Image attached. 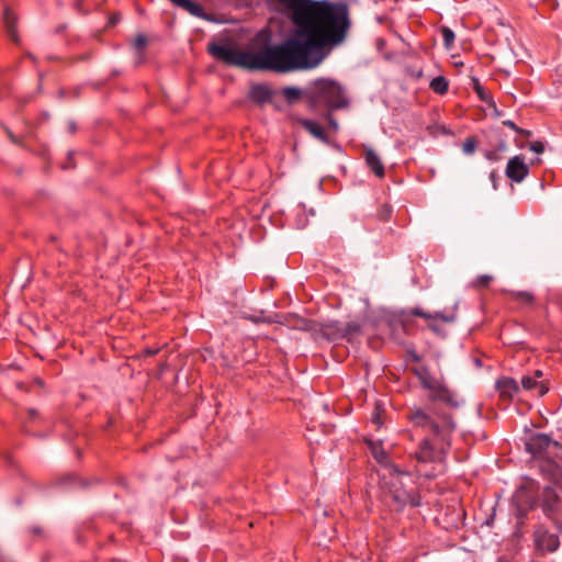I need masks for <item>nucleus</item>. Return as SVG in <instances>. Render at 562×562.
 Masks as SVG:
<instances>
[{
	"instance_id": "nucleus-1",
	"label": "nucleus",
	"mask_w": 562,
	"mask_h": 562,
	"mask_svg": "<svg viewBox=\"0 0 562 562\" xmlns=\"http://www.w3.org/2000/svg\"><path fill=\"white\" fill-rule=\"evenodd\" d=\"M290 14L294 31L280 45L244 52L210 43L207 53L216 60L249 70L289 72L317 67L341 44L350 29L349 8L329 0H276Z\"/></svg>"
},
{
	"instance_id": "nucleus-2",
	"label": "nucleus",
	"mask_w": 562,
	"mask_h": 562,
	"mask_svg": "<svg viewBox=\"0 0 562 562\" xmlns=\"http://www.w3.org/2000/svg\"><path fill=\"white\" fill-rule=\"evenodd\" d=\"M407 420L415 428L424 431L412 457L418 463H441L447 458L457 423L450 413L441 409H426L414 406L406 414Z\"/></svg>"
},
{
	"instance_id": "nucleus-3",
	"label": "nucleus",
	"mask_w": 562,
	"mask_h": 562,
	"mask_svg": "<svg viewBox=\"0 0 562 562\" xmlns=\"http://www.w3.org/2000/svg\"><path fill=\"white\" fill-rule=\"evenodd\" d=\"M305 102L313 111H333L348 105L344 88L339 82L329 78H317L305 87Z\"/></svg>"
},
{
	"instance_id": "nucleus-4",
	"label": "nucleus",
	"mask_w": 562,
	"mask_h": 562,
	"mask_svg": "<svg viewBox=\"0 0 562 562\" xmlns=\"http://www.w3.org/2000/svg\"><path fill=\"white\" fill-rule=\"evenodd\" d=\"M542 470L552 485L543 487L539 494V505L544 516L558 526L562 524V467L547 462Z\"/></svg>"
},
{
	"instance_id": "nucleus-5",
	"label": "nucleus",
	"mask_w": 562,
	"mask_h": 562,
	"mask_svg": "<svg viewBox=\"0 0 562 562\" xmlns=\"http://www.w3.org/2000/svg\"><path fill=\"white\" fill-rule=\"evenodd\" d=\"M414 374L419 380L423 389L429 391L428 398L430 402H442L450 408H458L460 402L453 391H451L445 383L436 379L428 367L419 366L413 369Z\"/></svg>"
},
{
	"instance_id": "nucleus-6",
	"label": "nucleus",
	"mask_w": 562,
	"mask_h": 562,
	"mask_svg": "<svg viewBox=\"0 0 562 562\" xmlns=\"http://www.w3.org/2000/svg\"><path fill=\"white\" fill-rule=\"evenodd\" d=\"M386 485L387 490L384 492L383 498L392 510L402 512L407 505L412 507L420 505L419 493L416 490H405L398 477L390 479Z\"/></svg>"
},
{
	"instance_id": "nucleus-7",
	"label": "nucleus",
	"mask_w": 562,
	"mask_h": 562,
	"mask_svg": "<svg viewBox=\"0 0 562 562\" xmlns=\"http://www.w3.org/2000/svg\"><path fill=\"white\" fill-rule=\"evenodd\" d=\"M276 95L277 91L268 83H252L249 88L247 98L259 108H263L266 104H271L276 110H281V106H279L274 101Z\"/></svg>"
},
{
	"instance_id": "nucleus-8",
	"label": "nucleus",
	"mask_w": 562,
	"mask_h": 562,
	"mask_svg": "<svg viewBox=\"0 0 562 562\" xmlns=\"http://www.w3.org/2000/svg\"><path fill=\"white\" fill-rule=\"evenodd\" d=\"M408 315L423 317L427 321V326L438 336H443V329L440 323H452L456 319V314H446L442 312L427 313L419 307H414L408 312Z\"/></svg>"
},
{
	"instance_id": "nucleus-9",
	"label": "nucleus",
	"mask_w": 562,
	"mask_h": 562,
	"mask_svg": "<svg viewBox=\"0 0 562 562\" xmlns=\"http://www.w3.org/2000/svg\"><path fill=\"white\" fill-rule=\"evenodd\" d=\"M550 446L560 447V443L553 440L549 435L533 432L526 439V451L535 458L542 457Z\"/></svg>"
},
{
	"instance_id": "nucleus-10",
	"label": "nucleus",
	"mask_w": 562,
	"mask_h": 562,
	"mask_svg": "<svg viewBox=\"0 0 562 562\" xmlns=\"http://www.w3.org/2000/svg\"><path fill=\"white\" fill-rule=\"evenodd\" d=\"M533 543L537 550L554 552L560 547V539L557 533H552L544 526H537L533 530Z\"/></svg>"
},
{
	"instance_id": "nucleus-11",
	"label": "nucleus",
	"mask_w": 562,
	"mask_h": 562,
	"mask_svg": "<svg viewBox=\"0 0 562 562\" xmlns=\"http://www.w3.org/2000/svg\"><path fill=\"white\" fill-rule=\"evenodd\" d=\"M506 177L514 182H521L529 175V167L525 162L522 155H517L510 158L507 162Z\"/></svg>"
},
{
	"instance_id": "nucleus-12",
	"label": "nucleus",
	"mask_w": 562,
	"mask_h": 562,
	"mask_svg": "<svg viewBox=\"0 0 562 562\" xmlns=\"http://www.w3.org/2000/svg\"><path fill=\"white\" fill-rule=\"evenodd\" d=\"M495 389L498 392L499 400L505 404L510 403L520 391L517 381L510 376L498 378L495 382Z\"/></svg>"
},
{
	"instance_id": "nucleus-13",
	"label": "nucleus",
	"mask_w": 562,
	"mask_h": 562,
	"mask_svg": "<svg viewBox=\"0 0 562 562\" xmlns=\"http://www.w3.org/2000/svg\"><path fill=\"white\" fill-rule=\"evenodd\" d=\"M316 334L328 341L344 339L341 323L339 321H329L318 325Z\"/></svg>"
},
{
	"instance_id": "nucleus-14",
	"label": "nucleus",
	"mask_w": 562,
	"mask_h": 562,
	"mask_svg": "<svg viewBox=\"0 0 562 562\" xmlns=\"http://www.w3.org/2000/svg\"><path fill=\"white\" fill-rule=\"evenodd\" d=\"M521 387L525 391L533 392L537 396H544L550 389L549 380H536L531 375H524L521 378Z\"/></svg>"
},
{
	"instance_id": "nucleus-15",
	"label": "nucleus",
	"mask_w": 562,
	"mask_h": 562,
	"mask_svg": "<svg viewBox=\"0 0 562 562\" xmlns=\"http://www.w3.org/2000/svg\"><path fill=\"white\" fill-rule=\"evenodd\" d=\"M364 443L367 445L371 456L373 459L380 464H389V454L383 447L382 440H373L370 438H364Z\"/></svg>"
},
{
	"instance_id": "nucleus-16",
	"label": "nucleus",
	"mask_w": 562,
	"mask_h": 562,
	"mask_svg": "<svg viewBox=\"0 0 562 562\" xmlns=\"http://www.w3.org/2000/svg\"><path fill=\"white\" fill-rule=\"evenodd\" d=\"M364 161L367 167L378 177L383 178L385 176V168L379 155L372 149L367 148L364 150Z\"/></svg>"
},
{
	"instance_id": "nucleus-17",
	"label": "nucleus",
	"mask_w": 562,
	"mask_h": 562,
	"mask_svg": "<svg viewBox=\"0 0 562 562\" xmlns=\"http://www.w3.org/2000/svg\"><path fill=\"white\" fill-rule=\"evenodd\" d=\"M297 123L315 138L324 143L328 142L327 133L317 122L310 119H297Z\"/></svg>"
},
{
	"instance_id": "nucleus-18",
	"label": "nucleus",
	"mask_w": 562,
	"mask_h": 562,
	"mask_svg": "<svg viewBox=\"0 0 562 562\" xmlns=\"http://www.w3.org/2000/svg\"><path fill=\"white\" fill-rule=\"evenodd\" d=\"M280 93L284 98L288 105H293L301 99L305 100V88L301 89L297 87H284Z\"/></svg>"
},
{
	"instance_id": "nucleus-19",
	"label": "nucleus",
	"mask_w": 562,
	"mask_h": 562,
	"mask_svg": "<svg viewBox=\"0 0 562 562\" xmlns=\"http://www.w3.org/2000/svg\"><path fill=\"white\" fill-rule=\"evenodd\" d=\"M472 88L474 92L476 93L477 98L484 102L487 106L496 108V103L493 99V95L488 90H486L481 83L477 78L472 79Z\"/></svg>"
},
{
	"instance_id": "nucleus-20",
	"label": "nucleus",
	"mask_w": 562,
	"mask_h": 562,
	"mask_svg": "<svg viewBox=\"0 0 562 562\" xmlns=\"http://www.w3.org/2000/svg\"><path fill=\"white\" fill-rule=\"evenodd\" d=\"M3 23L11 40L18 42L16 18L14 13L9 9H5L3 12Z\"/></svg>"
},
{
	"instance_id": "nucleus-21",
	"label": "nucleus",
	"mask_w": 562,
	"mask_h": 562,
	"mask_svg": "<svg viewBox=\"0 0 562 562\" xmlns=\"http://www.w3.org/2000/svg\"><path fill=\"white\" fill-rule=\"evenodd\" d=\"M510 301L520 304L521 306H530L533 304L535 296L528 291H507Z\"/></svg>"
},
{
	"instance_id": "nucleus-22",
	"label": "nucleus",
	"mask_w": 562,
	"mask_h": 562,
	"mask_svg": "<svg viewBox=\"0 0 562 562\" xmlns=\"http://www.w3.org/2000/svg\"><path fill=\"white\" fill-rule=\"evenodd\" d=\"M179 8L186 10L193 16L206 19L204 8L199 2L192 0H182V2L179 4Z\"/></svg>"
},
{
	"instance_id": "nucleus-23",
	"label": "nucleus",
	"mask_w": 562,
	"mask_h": 562,
	"mask_svg": "<svg viewBox=\"0 0 562 562\" xmlns=\"http://www.w3.org/2000/svg\"><path fill=\"white\" fill-rule=\"evenodd\" d=\"M341 330L344 335V339L348 341H352L356 337L361 334L362 327L358 322H349L346 325L341 324Z\"/></svg>"
},
{
	"instance_id": "nucleus-24",
	"label": "nucleus",
	"mask_w": 562,
	"mask_h": 562,
	"mask_svg": "<svg viewBox=\"0 0 562 562\" xmlns=\"http://www.w3.org/2000/svg\"><path fill=\"white\" fill-rule=\"evenodd\" d=\"M431 91L439 95H445L449 90V80L443 76H438L431 79L429 83Z\"/></svg>"
},
{
	"instance_id": "nucleus-25",
	"label": "nucleus",
	"mask_w": 562,
	"mask_h": 562,
	"mask_svg": "<svg viewBox=\"0 0 562 562\" xmlns=\"http://www.w3.org/2000/svg\"><path fill=\"white\" fill-rule=\"evenodd\" d=\"M384 413V407L381 403L376 402L371 414V423L376 426V429H380L383 425L382 414Z\"/></svg>"
},
{
	"instance_id": "nucleus-26",
	"label": "nucleus",
	"mask_w": 562,
	"mask_h": 562,
	"mask_svg": "<svg viewBox=\"0 0 562 562\" xmlns=\"http://www.w3.org/2000/svg\"><path fill=\"white\" fill-rule=\"evenodd\" d=\"M392 213H393L392 206L387 203H384L378 207L375 216L378 220H380L382 222H387L391 220Z\"/></svg>"
},
{
	"instance_id": "nucleus-27",
	"label": "nucleus",
	"mask_w": 562,
	"mask_h": 562,
	"mask_svg": "<svg viewBox=\"0 0 562 562\" xmlns=\"http://www.w3.org/2000/svg\"><path fill=\"white\" fill-rule=\"evenodd\" d=\"M440 33L442 36L445 47L450 49L456 40V35H454L453 31L448 26H442L440 30Z\"/></svg>"
},
{
	"instance_id": "nucleus-28",
	"label": "nucleus",
	"mask_w": 562,
	"mask_h": 562,
	"mask_svg": "<svg viewBox=\"0 0 562 562\" xmlns=\"http://www.w3.org/2000/svg\"><path fill=\"white\" fill-rule=\"evenodd\" d=\"M385 469L389 470L391 479L398 477L401 480V475L408 474L406 471L401 470V468L393 463L389 458V464H382Z\"/></svg>"
},
{
	"instance_id": "nucleus-29",
	"label": "nucleus",
	"mask_w": 562,
	"mask_h": 562,
	"mask_svg": "<svg viewBox=\"0 0 562 562\" xmlns=\"http://www.w3.org/2000/svg\"><path fill=\"white\" fill-rule=\"evenodd\" d=\"M477 146V140L474 136H469L462 144V150L467 155H472Z\"/></svg>"
},
{
	"instance_id": "nucleus-30",
	"label": "nucleus",
	"mask_w": 562,
	"mask_h": 562,
	"mask_svg": "<svg viewBox=\"0 0 562 562\" xmlns=\"http://www.w3.org/2000/svg\"><path fill=\"white\" fill-rule=\"evenodd\" d=\"M493 280V277L488 274L479 276L474 281L473 285L476 288H487Z\"/></svg>"
},
{
	"instance_id": "nucleus-31",
	"label": "nucleus",
	"mask_w": 562,
	"mask_h": 562,
	"mask_svg": "<svg viewBox=\"0 0 562 562\" xmlns=\"http://www.w3.org/2000/svg\"><path fill=\"white\" fill-rule=\"evenodd\" d=\"M147 46V37L144 34H138L134 42V47L137 50H143Z\"/></svg>"
},
{
	"instance_id": "nucleus-32",
	"label": "nucleus",
	"mask_w": 562,
	"mask_h": 562,
	"mask_svg": "<svg viewBox=\"0 0 562 562\" xmlns=\"http://www.w3.org/2000/svg\"><path fill=\"white\" fill-rule=\"evenodd\" d=\"M529 149L536 154H542L544 151V144L540 140L531 142L529 144Z\"/></svg>"
},
{
	"instance_id": "nucleus-33",
	"label": "nucleus",
	"mask_w": 562,
	"mask_h": 562,
	"mask_svg": "<svg viewBox=\"0 0 562 562\" xmlns=\"http://www.w3.org/2000/svg\"><path fill=\"white\" fill-rule=\"evenodd\" d=\"M160 348L159 347H146L143 349V355L145 357H153V356H156L158 352H159Z\"/></svg>"
},
{
	"instance_id": "nucleus-34",
	"label": "nucleus",
	"mask_w": 562,
	"mask_h": 562,
	"mask_svg": "<svg viewBox=\"0 0 562 562\" xmlns=\"http://www.w3.org/2000/svg\"><path fill=\"white\" fill-rule=\"evenodd\" d=\"M503 125L509 127L510 130L515 131L516 133L521 132V127H519L515 122L510 120L503 121Z\"/></svg>"
},
{
	"instance_id": "nucleus-35",
	"label": "nucleus",
	"mask_w": 562,
	"mask_h": 562,
	"mask_svg": "<svg viewBox=\"0 0 562 562\" xmlns=\"http://www.w3.org/2000/svg\"><path fill=\"white\" fill-rule=\"evenodd\" d=\"M485 157L490 161H497V160H499V155H498L497 150L486 151Z\"/></svg>"
},
{
	"instance_id": "nucleus-36",
	"label": "nucleus",
	"mask_w": 562,
	"mask_h": 562,
	"mask_svg": "<svg viewBox=\"0 0 562 562\" xmlns=\"http://www.w3.org/2000/svg\"><path fill=\"white\" fill-rule=\"evenodd\" d=\"M326 119L328 120V123H329L330 127H331L333 130H335V131H336V130L338 128V123H337V121L333 117V115H331L330 111H328V112H327V114H326Z\"/></svg>"
},
{
	"instance_id": "nucleus-37",
	"label": "nucleus",
	"mask_w": 562,
	"mask_h": 562,
	"mask_svg": "<svg viewBox=\"0 0 562 562\" xmlns=\"http://www.w3.org/2000/svg\"><path fill=\"white\" fill-rule=\"evenodd\" d=\"M533 379L536 380H546L543 376H544V373L543 371L541 370H535L531 374H530Z\"/></svg>"
},
{
	"instance_id": "nucleus-38",
	"label": "nucleus",
	"mask_w": 562,
	"mask_h": 562,
	"mask_svg": "<svg viewBox=\"0 0 562 562\" xmlns=\"http://www.w3.org/2000/svg\"><path fill=\"white\" fill-rule=\"evenodd\" d=\"M27 414H29L30 419H34V418H36V417H37V415H38L37 411H36V409H34V408H29V409H27Z\"/></svg>"
},
{
	"instance_id": "nucleus-39",
	"label": "nucleus",
	"mask_w": 562,
	"mask_h": 562,
	"mask_svg": "<svg viewBox=\"0 0 562 562\" xmlns=\"http://www.w3.org/2000/svg\"><path fill=\"white\" fill-rule=\"evenodd\" d=\"M518 134L525 137H530L532 135L531 131L525 128H521V132H519Z\"/></svg>"
},
{
	"instance_id": "nucleus-40",
	"label": "nucleus",
	"mask_w": 562,
	"mask_h": 562,
	"mask_svg": "<svg viewBox=\"0 0 562 562\" xmlns=\"http://www.w3.org/2000/svg\"><path fill=\"white\" fill-rule=\"evenodd\" d=\"M490 178H491V180H492V181H493V183H494V188L496 189V173H495V171H492V172L490 173Z\"/></svg>"
},
{
	"instance_id": "nucleus-41",
	"label": "nucleus",
	"mask_w": 562,
	"mask_h": 562,
	"mask_svg": "<svg viewBox=\"0 0 562 562\" xmlns=\"http://www.w3.org/2000/svg\"><path fill=\"white\" fill-rule=\"evenodd\" d=\"M496 562H510V560L507 557L502 555L497 558Z\"/></svg>"
},
{
	"instance_id": "nucleus-42",
	"label": "nucleus",
	"mask_w": 562,
	"mask_h": 562,
	"mask_svg": "<svg viewBox=\"0 0 562 562\" xmlns=\"http://www.w3.org/2000/svg\"><path fill=\"white\" fill-rule=\"evenodd\" d=\"M175 5L179 7L182 0H170Z\"/></svg>"
},
{
	"instance_id": "nucleus-43",
	"label": "nucleus",
	"mask_w": 562,
	"mask_h": 562,
	"mask_svg": "<svg viewBox=\"0 0 562 562\" xmlns=\"http://www.w3.org/2000/svg\"><path fill=\"white\" fill-rule=\"evenodd\" d=\"M8 134L13 142H16L14 135L11 132H8Z\"/></svg>"
},
{
	"instance_id": "nucleus-44",
	"label": "nucleus",
	"mask_w": 562,
	"mask_h": 562,
	"mask_svg": "<svg viewBox=\"0 0 562 562\" xmlns=\"http://www.w3.org/2000/svg\"><path fill=\"white\" fill-rule=\"evenodd\" d=\"M423 76V71L419 70L417 74H416V78H420Z\"/></svg>"
},
{
	"instance_id": "nucleus-45",
	"label": "nucleus",
	"mask_w": 562,
	"mask_h": 562,
	"mask_svg": "<svg viewBox=\"0 0 562 562\" xmlns=\"http://www.w3.org/2000/svg\"><path fill=\"white\" fill-rule=\"evenodd\" d=\"M414 360H415V361H418V360H419V357H418V356H414Z\"/></svg>"
},
{
	"instance_id": "nucleus-46",
	"label": "nucleus",
	"mask_w": 562,
	"mask_h": 562,
	"mask_svg": "<svg viewBox=\"0 0 562 562\" xmlns=\"http://www.w3.org/2000/svg\"><path fill=\"white\" fill-rule=\"evenodd\" d=\"M34 532H35V533H38V532H40V529H38V528H35V529H34Z\"/></svg>"
}]
</instances>
